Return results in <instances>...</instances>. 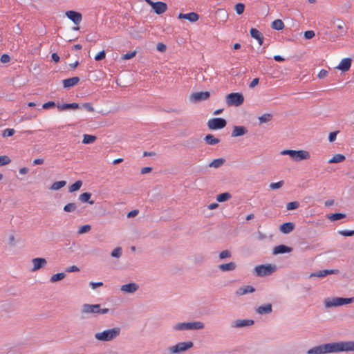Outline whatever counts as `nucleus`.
Wrapping results in <instances>:
<instances>
[{
	"label": "nucleus",
	"instance_id": "54",
	"mask_svg": "<svg viewBox=\"0 0 354 354\" xmlns=\"http://www.w3.org/2000/svg\"><path fill=\"white\" fill-rule=\"evenodd\" d=\"M315 34L313 30H306L304 33V37L306 39H310L315 37Z\"/></svg>",
	"mask_w": 354,
	"mask_h": 354
},
{
	"label": "nucleus",
	"instance_id": "56",
	"mask_svg": "<svg viewBox=\"0 0 354 354\" xmlns=\"http://www.w3.org/2000/svg\"><path fill=\"white\" fill-rule=\"evenodd\" d=\"M106 57V53L104 50L100 51L95 56V60L96 61H101L104 59Z\"/></svg>",
	"mask_w": 354,
	"mask_h": 354
},
{
	"label": "nucleus",
	"instance_id": "29",
	"mask_svg": "<svg viewBox=\"0 0 354 354\" xmlns=\"http://www.w3.org/2000/svg\"><path fill=\"white\" fill-rule=\"evenodd\" d=\"M331 24L336 25L337 29L339 30L338 32L342 35V30H344V27L345 26L344 22L340 19H335L333 17L331 20Z\"/></svg>",
	"mask_w": 354,
	"mask_h": 354
},
{
	"label": "nucleus",
	"instance_id": "25",
	"mask_svg": "<svg viewBox=\"0 0 354 354\" xmlns=\"http://www.w3.org/2000/svg\"><path fill=\"white\" fill-rule=\"evenodd\" d=\"M295 228V224L292 222H286L280 225V231L283 234L290 233Z\"/></svg>",
	"mask_w": 354,
	"mask_h": 354
},
{
	"label": "nucleus",
	"instance_id": "51",
	"mask_svg": "<svg viewBox=\"0 0 354 354\" xmlns=\"http://www.w3.org/2000/svg\"><path fill=\"white\" fill-rule=\"evenodd\" d=\"M14 129H6L2 133L3 137H10L15 134Z\"/></svg>",
	"mask_w": 354,
	"mask_h": 354
},
{
	"label": "nucleus",
	"instance_id": "12",
	"mask_svg": "<svg viewBox=\"0 0 354 354\" xmlns=\"http://www.w3.org/2000/svg\"><path fill=\"white\" fill-rule=\"evenodd\" d=\"M101 304H85L82 307V313L83 314H98Z\"/></svg>",
	"mask_w": 354,
	"mask_h": 354
},
{
	"label": "nucleus",
	"instance_id": "27",
	"mask_svg": "<svg viewBox=\"0 0 354 354\" xmlns=\"http://www.w3.org/2000/svg\"><path fill=\"white\" fill-rule=\"evenodd\" d=\"M255 291V288L251 286H245L243 287H240L236 292V294L238 295H243L248 293H252Z\"/></svg>",
	"mask_w": 354,
	"mask_h": 354
},
{
	"label": "nucleus",
	"instance_id": "53",
	"mask_svg": "<svg viewBox=\"0 0 354 354\" xmlns=\"http://www.w3.org/2000/svg\"><path fill=\"white\" fill-rule=\"evenodd\" d=\"M57 104L53 101H48L42 105V108L44 109H48L57 106Z\"/></svg>",
	"mask_w": 354,
	"mask_h": 354
},
{
	"label": "nucleus",
	"instance_id": "7",
	"mask_svg": "<svg viewBox=\"0 0 354 354\" xmlns=\"http://www.w3.org/2000/svg\"><path fill=\"white\" fill-rule=\"evenodd\" d=\"M194 346V343L191 341L182 342L167 348L171 354H178L186 351Z\"/></svg>",
	"mask_w": 354,
	"mask_h": 354
},
{
	"label": "nucleus",
	"instance_id": "22",
	"mask_svg": "<svg viewBox=\"0 0 354 354\" xmlns=\"http://www.w3.org/2000/svg\"><path fill=\"white\" fill-rule=\"evenodd\" d=\"M248 133V129L244 126H234L232 132V137L244 136Z\"/></svg>",
	"mask_w": 354,
	"mask_h": 354
},
{
	"label": "nucleus",
	"instance_id": "9",
	"mask_svg": "<svg viewBox=\"0 0 354 354\" xmlns=\"http://www.w3.org/2000/svg\"><path fill=\"white\" fill-rule=\"evenodd\" d=\"M227 124L225 119L223 118H214L207 122V127L211 130H218L224 128Z\"/></svg>",
	"mask_w": 354,
	"mask_h": 354
},
{
	"label": "nucleus",
	"instance_id": "41",
	"mask_svg": "<svg viewBox=\"0 0 354 354\" xmlns=\"http://www.w3.org/2000/svg\"><path fill=\"white\" fill-rule=\"evenodd\" d=\"M272 115L270 113H264L261 116L259 117V121L260 124L266 123L271 120Z\"/></svg>",
	"mask_w": 354,
	"mask_h": 354
},
{
	"label": "nucleus",
	"instance_id": "62",
	"mask_svg": "<svg viewBox=\"0 0 354 354\" xmlns=\"http://www.w3.org/2000/svg\"><path fill=\"white\" fill-rule=\"evenodd\" d=\"M89 286L91 287V288L95 289L98 287L102 286L103 283L102 282H90Z\"/></svg>",
	"mask_w": 354,
	"mask_h": 354
},
{
	"label": "nucleus",
	"instance_id": "57",
	"mask_svg": "<svg viewBox=\"0 0 354 354\" xmlns=\"http://www.w3.org/2000/svg\"><path fill=\"white\" fill-rule=\"evenodd\" d=\"M230 257H231V252L227 250H223L219 254V258L221 259H223L228 258Z\"/></svg>",
	"mask_w": 354,
	"mask_h": 354
},
{
	"label": "nucleus",
	"instance_id": "33",
	"mask_svg": "<svg viewBox=\"0 0 354 354\" xmlns=\"http://www.w3.org/2000/svg\"><path fill=\"white\" fill-rule=\"evenodd\" d=\"M225 162V160L223 158H217V159H214V160H212L209 164V167H214V168H218L220 167H221Z\"/></svg>",
	"mask_w": 354,
	"mask_h": 354
},
{
	"label": "nucleus",
	"instance_id": "24",
	"mask_svg": "<svg viewBox=\"0 0 354 354\" xmlns=\"http://www.w3.org/2000/svg\"><path fill=\"white\" fill-rule=\"evenodd\" d=\"M253 324L254 321L252 319H237L234 322L232 326L235 328H241L251 326Z\"/></svg>",
	"mask_w": 354,
	"mask_h": 354
},
{
	"label": "nucleus",
	"instance_id": "39",
	"mask_svg": "<svg viewBox=\"0 0 354 354\" xmlns=\"http://www.w3.org/2000/svg\"><path fill=\"white\" fill-rule=\"evenodd\" d=\"M66 185V181L65 180H60L57 181L53 183L50 189L51 190H59L61 188L64 187Z\"/></svg>",
	"mask_w": 354,
	"mask_h": 354
},
{
	"label": "nucleus",
	"instance_id": "6",
	"mask_svg": "<svg viewBox=\"0 0 354 354\" xmlns=\"http://www.w3.org/2000/svg\"><path fill=\"white\" fill-rule=\"evenodd\" d=\"M277 267L272 264H262L254 268V274L258 277L268 276L275 272Z\"/></svg>",
	"mask_w": 354,
	"mask_h": 354
},
{
	"label": "nucleus",
	"instance_id": "31",
	"mask_svg": "<svg viewBox=\"0 0 354 354\" xmlns=\"http://www.w3.org/2000/svg\"><path fill=\"white\" fill-rule=\"evenodd\" d=\"M204 140L207 144L209 145H214L220 142V140L215 138L212 134L206 135Z\"/></svg>",
	"mask_w": 354,
	"mask_h": 354
},
{
	"label": "nucleus",
	"instance_id": "38",
	"mask_svg": "<svg viewBox=\"0 0 354 354\" xmlns=\"http://www.w3.org/2000/svg\"><path fill=\"white\" fill-rule=\"evenodd\" d=\"M97 139L95 136L84 134L82 140L83 144H91L94 142Z\"/></svg>",
	"mask_w": 354,
	"mask_h": 354
},
{
	"label": "nucleus",
	"instance_id": "1",
	"mask_svg": "<svg viewBox=\"0 0 354 354\" xmlns=\"http://www.w3.org/2000/svg\"><path fill=\"white\" fill-rule=\"evenodd\" d=\"M322 353L354 351V341H342L321 344Z\"/></svg>",
	"mask_w": 354,
	"mask_h": 354
},
{
	"label": "nucleus",
	"instance_id": "21",
	"mask_svg": "<svg viewBox=\"0 0 354 354\" xmlns=\"http://www.w3.org/2000/svg\"><path fill=\"white\" fill-rule=\"evenodd\" d=\"M57 107L59 109V111H66V110H69V109L76 110V109H79L80 106L78 103L73 102V103H65L63 104H60L58 103L57 105Z\"/></svg>",
	"mask_w": 354,
	"mask_h": 354
},
{
	"label": "nucleus",
	"instance_id": "46",
	"mask_svg": "<svg viewBox=\"0 0 354 354\" xmlns=\"http://www.w3.org/2000/svg\"><path fill=\"white\" fill-rule=\"evenodd\" d=\"M122 250L120 247H118L116 248H115L111 253V256L112 257H115V258H119L121 257L122 255Z\"/></svg>",
	"mask_w": 354,
	"mask_h": 354
},
{
	"label": "nucleus",
	"instance_id": "52",
	"mask_svg": "<svg viewBox=\"0 0 354 354\" xmlns=\"http://www.w3.org/2000/svg\"><path fill=\"white\" fill-rule=\"evenodd\" d=\"M136 55V50H133V51H131V52H129V53H127L126 54H124L122 57V59H130L133 57H134Z\"/></svg>",
	"mask_w": 354,
	"mask_h": 354
},
{
	"label": "nucleus",
	"instance_id": "63",
	"mask_svg": "<svg viewBox=\"0 0 354 354\" xmlns=\"http://www.w3.org/2000/svg\"><path fill=\"white\" fill-rule=\"evenodd\" d=\"M328 75V71L326 70H324V69H322L319 71V73H318V78L319 79H323L325 77H326Z\"/></svg>",
	"mask_w": 354,
	"mask_h": 354
},
{
	"label": "nucleus",
	"instance_id": "34",
	"mask_svg": "<svg viewBox=\"0 0 354 354\" xmlns=\"http://www.w3.org/2000/svg\"><path fill=\"white\" fill-rule=\"evenodd\" d=\"M346 160V157L343 154H335L328 160V163L342 162Z\"/></svg>",
	"mask_w": 354,
	"mask_h": 354
},
{
	"label": "nucleus",
	"instance_id": "20",
	"mask_svg": "<svg viewBox=\"0 0 354 354\" xmlns=\"http://www.w3.org/2000/svg\"><path fill=\"white\" fill-rule=\"evenodd\" d=\"M250 35L252 38L257 39L259 45L263 44L264 37L263 34L259 31L257 28H252L250 30Z\"/></svg>",
	"mask_w": 354,
	"mask_h": 354
},
{
	"label": "nucleus",
	"instance_id": "15",
	"mask_svg": "<svg viewBox=\"0 0 354 354\" xmlns=\"http://www.w3.org/2000/svg\"><path fill=\"white\" fill-rule=\"evenodd\" d=\"M167 5L162 1H156L152 5L153 12L157 15H161L165 12L167 10Z\"/></svg>",
	"mask_w": 354,
	"mask_h": 354
},
{
	"label": "nucleus",
	"instance_id": "11",
	"mask_svg": "<svg viewBox=\"0 0 354 354\" xmlns=\"http://www.w3.org/2000/svg\"><path fill=\"white\" fill-rule=\"evenodd\" d=\"M65 15L76 26H78L82 19V14L75 10H68Z\"/></svg>",
	"mask_w": 354,
	"mask_h": 354
},
{
	"label": "nucleus",
	"instance_id": "50",
	"mask_svg": "<svg viewBox=\"0 0 354 354\" xmlns=\"http://www.w3.org/2000/svg\"><path fill=\"white\" fill-rule=\"evenodd\" d=\"M283 184H284L283 180H280V181L277 182V183H272L270 185V187L272 189H277L281 188L283 185Z\"/></svg>",
	"mask_w": 354,
	"mask_h": 354
},
{
	"label": "nucleus",
	"instance_id": "2",
	"mask_svg": "<svg viewBox=\"0 0 354 354\" xmlns=\"http://www.w3.org/2000/svg\"><path fill=\"white\" fill-rule=\"evenodd\" d=\"M120 334V328L118 327H115L111 329L105 330L100 333H96L95 334V338L100 342H109L117 337H118Z\"/></svg>",
	"mask_w": 354,
	"mask_h": 354
},
{
	"label": "nucleus",
	"instance_id": "64",
	"mask_svg": "<svg viewBox=\"0 0 354 354\" xmlns=\"http://www.w3.org/2000/svg\"><path fill=\"white\" fill-rule=\"evenodd\" d=\"M259 82V78L257 77V78H254L253 79V80L250 82V84H249V87L250 88H254L257 85H258Z\"/></svg>",
	"mask_w": 354,
	"mask_h": 354
},
{
	"label": "nucleus",
	"instance_id": "26",
	"mask_svg": "<svg viewBox=\"0 0 354 354\" xmlns=\"http://www.w3.org/2000/svg\"><path fill=\"white\" fill-rule=\"evenodd\" d=\"M272 310V306L271 304H268L266 305H262L258 307L257 309V313L260 315H266L269 314Z\"/></svg>",
	"mask_w": 354,
	"mask_h": 354
},
{
	"label": "nucleus",
	"instance_id": "49",
	"mask_svg": "<svg viewBox=\"0 0 354 354\" xmlns=\"http://www.w3.org/2000/svg\"><path fill=\"white\" fill-rule=\"evenodd\" d=\"M91 229V227L90 225H82L79 230H78V234H84V233H86L88 232H89Z\"/></svg>",
	"mask_w": 354,
	"mask_h": 354
},
{
	"label": "nucleus",
	"instance_id": "14",
	"mask_svg": "<svg viewBox=\"0 0 354 354\" xmlns=\"http://www.w3.org/2000/svg\"><path fill=\"white\" fill-rule=\"evenodd\" d=\"M339 272V270L337 269L323 270H319L318 272H313L310 274L309 277L323 278L328 274H338Z\"/></svg>",
	"mask_w": 354,
	"mask_h": 354
},
{
	"label": "nucleus",
	"instance_id": "16",
	"mask_svg": "<svg viewBox=\"0 0 354 354\" xmlns=\"http://www.w3.org/2000/svg\"><path fill=\"white\" fill-rule=\"evenodd\" d=\"M199 15L196 12H192L187 14L180 13L178 16V18L180 19H185L188 20L189 21L193 23L196 22L199 19Z\"/></svg>",
	"mask_w": 354,
	"mask_h": 354
},
{
	"label": "nucleus",
	"instance_id": "18",
	"mask_svg": "<svg viewBox=\"0 0 354 354\" xmlns=\"http://www.w3.org/2000/svg\"><path fill=\"white\" fill-rule=\"evenodd\" d=\"M139 288V286L136 283H129L121 286V291L127 293H133Z\"/></svg>",
	"mask_w": 354,
	"mask_h": 354
},
{
	"label": "nucleus",
	"instance_id": "23",
	"mask_svg": "<svg viewBox=\"0 0 354 354\" xmlns=\"http://www.w3.org/2000/svg\"><path fill=\"white\" fill-rule=\"evenodd\" d=\"M80 82L78 77H73L63 80V86L65 88H69L75 86Z\"/></svg>",
	"mask_w": 354,
	"mask_h": 354
},
{
	"label": "nucleus",
	"instance_id": "17",
	"mask_svg": "<svg viewBox=\"0 0 354 354\" xmlns=\"http://www.w3.org/2000/svg\"><path fill=\"white\" fill-rule=\"evenodd\" d=\"M292 248L287 246L286 245H279L274 248L272 254L274 255L289 253L292 251Z\"/></svg>",
	"mask_w": 354,
	"mask_h": 354
},
{
	"label": "nucleus",
	"instance_id": "59",
	"mask_svg": "<svg viewBox=\"0 0 354 354\" xmlns=\"http://www.w3.org/2000/svg\"><path fill=\"white\" fill-rule=\"evenodd\" d=\"M156 49L160 52H165L167 50V46L163 43H158Z\"/></svg>",
	"mask_w": 354,
	"mask_h": 354
},
{
	"label": "nucleus",
	"instance_id": "60",
	"mask_svg": "<svg viewBox=\"0 0 354 354\" xmlns=\"http://www.w3.org/2000/svg\"><path fill=\"white\" fill-rule=\"evenodd\" d=\"M10 57L8 54H3L1 56L0 61L1 63H7L10 62Z\"/></svg>",
	"mask_w": 354,
	"mask_h": 354
},
{
	"label": "nucleus",
	"instance_id": "55",
	"mask_svg": "<svg viewBox=\"0 0 354 354\" xmlns=\"http://www.w3.org/2000/svg\"><path fill=\"white\" fill-rule=\"evenodd\" d=\"M81 107L85 109L88 112L94 111V108L90 102H85L82 104Z\"/></svg>",
	"mask_w": 354,
	"mask_h": 354
},
{
	"label": "nucleus",
	"instance_id": "8",
	"mask_svg": "<svg viewBox=\"0 0 354 354\" xmlns=\"http://www.w3.org/2000/svg\"><path fill=\"white\" fill-rule=\"evenodd\" d=\"M226 103L229 106H239L244 102V97L241 93H231L225 97Z\"/></svg>",
	"mask_w": 354,
	"mask_h": 354
},
{
	"label": "nucleus",
	"instance_id": "10",
	"mask_svg": "<svg viewBox=\"0 0 354 354\" xmlns=\"http://www.w3.org/2000/svg\"><path fill=\"white\" fill-rule=\"evenodd\" d=\"M210 97L209 91L195 92L190 95L189 100L192 102H198L208 100Z\"/></svg>",
	"mask_w": 354,
	"mask_h": 354
},
{
	"label": "nucleus",
	"instance_id": "47",
	"mask_svg": "<svg viewBox=\"0 0 354 354\" xmlns=\"http://www.w3.org/2000/svg\"><path fill=\"white\" fill-rule=\"evenodd\" d=\"M11 162L10 158L7 156H0V167L6 165Z\"/></svg>",
	"mask_w": 354,
	"mask_h": 354
},
{
	"label": "nucleus",
	"instance_id": "48",
	"mask_svg": "<svg viewBox=\"0 0 354 354\" xmlns=\"http://www.w3.org/2000/svg\"><path fill=\"white\" fill-rule=\"evenodd\" d=\"M338 234L342 236H352L354 235V230H339Z\"/></svg>",
	"mask_w": 354,
	"mask_h": 354
},
{
	"label": "nucleus",
	"instance_id": "19",
	"mask_svg": "<svg viewBox=\"0 0 354 354\" xmlns=\"http://www.w3.org/2000/svg\"><path fill=\"white\" fill-rule=\"evenodd\" d=\"M352 59L351 58L343 59L336 68L342 71V72L348 71L351 66Z\"/></svg>",
	"mask_w": 354,
	"mask_h": 354
},
{
	"label": "nucleus",
	"instance_id": "36",
	"mask_svg": "<svg viewBox=\"0 0 354 354\" xmlns=\"http://www.w3.org/2000/svg\"><path fill=\"white\" fill-rule=\"evenodd\" d=\"M232 198L231 194L228 192L221 193L216 196V201L219 203L227 201Z\"/></svg>",
	"mask_w": 354,
	"mask_h": 354
},
{
	"label": "nucleus",
	"instance_id": "32",
	"mask_svg": "<svg viewBox=\"0 0 354 354\" xmlns=\"http://www.w3.org/2000/svg\"><path fill=\"white\" fill-rule=\"evenodd\" d=\"M346 217V215L344 213L335 212L330 214L328 216V218L331 221H336L340 219H343Z\"/></svg>",
	"mask_w": 354,
	"mask_h": 354
},
{
	"label": "nucleus",
	"instance_id": "42",
	"mask_svg": "<svg viewBox=\"0 0 354 354\" xmlns=\"http://www.w3.org/2000/svg\"><path fill=\"white\" fill-rule=\"evenodd\" d=\"M77 209V205L75 203H70L64 205L63 209L66 212H73Z\"/></svg>",
	"mask_w": 354,
	"mask_h": 354
},
{
	"label": "nucleus",
	"instance_id": "4",
	"mask_svg": "<svg viewBox=\"0 0 354 354\" xmlns=\"http://www.w3.org/2000/svg\"><path fill=\"white\" fill-rule=\"evenodd\" d=\"M282 155H288L294 161H301L310 158V155L308 151L285 149L281 151Z\"/></svg>",
	"mask_w": 354,
	"mask_h": 354
},
{
	"label": "nucleus",
	"instance_id": "40",
	"mask_svg": "<svg viewBox=\"0 0 354 354\" xmlns=\"http://www.w3.org/2000/svg\"><path fill=\"white\" fill-rule=\"evenodd\" d=\"M65 277H66V274L64 272H59V273L53 274L50 277V281L52 283H55V282L59 281L60 280H62Z\"/></svg>",
	"mask_w": 354,
	"mask_h": 354
},
{
	"label": "nucleus",
	"instance_id": "35",
	"mask_svg": "<svg viewBox=\"0 0 354 354\" xmlns=\"http://www.w3.org/2000/svg\"><path fill=\"white\" fill-rule=\"evenodd\" d=\"M272 29L276 30H281L284 28V24L281 19H275L271 24Z\"/></svg>",
	"mask_w": 354,
	"mask_h": 354
},
{
	"label": "nucleus",
	"instance_id": "28",
	"mask_svg": "<svg viewBox=\"0 0 354 354\" xmlns=\"http://www.w3.org/2000/svg\"><path fill=\"white\" fill-rule=\"evenodd\" d=\"M236 268L235 262H230L227 263H223L218 266V268L223 272L232 271Z\"/></svg>",
	"mask_w": 354,
	"mask_h": 354
},
{
	"label": "nucleus",
	"instance_id": "43",
	"mask_svg": "<svg viewBox=\"0 0 354 354\" xmlns=\"http://www.w3.org/2000/svg\"><path fill=\"white\" fill-rule=\"evenodd\" d=\"M308 354H323L321 345L315 346L307 351Z\"/></svg>",
	"mask_w": 354,
	"mask_h": 354
},
{
	"label": "nucleus",
	"instance_id": "3",
	"mask_svg": "<svg viewBox=\"0 0 354 354\" xmlns=\"http://www.w3.org/2000/svg\"><path fill=\"white\" fill-rule=\"evenodd\" d=\"M354 302V297L349 298L344 297H333L326 298L324 299V305L326 308L337 307L343 305L349 304Z\"/></svg>",
	"mask_w": 354,
	"mask_h": 354
},
{
	"label": "nucleus",
	"instance_id": "45",
	"mask_svg": "<svg viewBox=\"0 0 354 354\" xmlns=\"http://www.w3.org/2000/svg\"><path fill=\"white\" fill-rule=\"evenodd\" d=\"M299 207V203L298 201H292L287 203L286 208L288 210H294Z\"/></svg>",
	"mask_w": 354,
	"mask_h": 354
},
{
	"label": "nucleus",
	"instance_id": "58",
	"mask_svg": "<svg viewBox=\"0 0 354 354\" xmlns=\"http://www.w3.org/2000/svg\"><path fill=\"white\" fill-rule=\"evenodd\" d=\"M339 133L338 131L330 132L328 135V141L330 142H333L335 140L337 133Z\"/></svg>",
	"mask_w": 354,
	"mask_h": 354
},
{
	"label": "nucleus",
	"instance_id": "44",
	"mask_svg": "<svg viewBox=\"0 0 354 354\" xmlns=\"http://www.w3.org/2000/svg\"><path fill=\"white\" fill-rule=\"evenodd\" d=\"M234 10L237 15H241L245 10V5L243 3H238L234 6Z\"/></svg>",
	"mask_w": 354,
	"mask_h": 354
},
{
	"label": "nucleus",
	"instance_id": "13",
	"mask_svg": "<svg viewBox=\"0 0 354 354\" xmlns=\"http://www.w3.org/2000/svg\"><path fill=\"white\" fill-rule=\"evenodd\" d=\"M32 263H33V268L31 269V271L35 272L45 267L47 264V261L45 258L37 257L32 259Z\"/></svg>",
	"mask_w": 354,
	"mask_h": 354
},
{
	"label": "nucleus",
	"instance_id": "5",
	"mask_svg": "<svg viewBox=\"0 0 354 354\" xmlns=\"http://www.w3.org/2000/svg\"><path fill=\"white\" fill-rule=\"evenodd\" d=\"M205 325L201 322H181L175 324L173 326L175 330H200L203 329Z\"/></svg>",
	"mask_w": 354,
	"mask_h": 354
},
{
	"label": "nucleus",
	"instance_id": "30",
	"mask_svg": "<svg viewBox=\"0 0 354 354\" xmlns=\"http://www.w3.org/2000/svg\"><path fill=\"white\" fill-rule=\"evenodd\" d=\"M91 196L92 194L90 192H84L83 194L80 195L79 200L83 203H88L91 205H93L94 204V201L90 200Z\"/></svg>",
	"mask_w": 354,
	"mask_h": 354
},
{
	"label": "nucleus",
	"instance_id": "61",
	"mask_svg": "<svg viewBox=\"0 0 354 354\" xmlns=\"http://www.w3.org/2000/svg\"><path fill=\"white\" fill-rule=\"evenodd\" d=\"M80 270V268L77 267L76 266H72L70 267H68L66 269V272H78Z\"/></svg>",
	"mask_w": 354,
	"mask_h": 354
},
{
	"label": "nucleus",
	"instance_id": "37",
	"mask_svg": "<svg viewBox=\"0 0 354 354\" xmlns=\"http://www.w3.org/2000/svg\"><path fill=\"white\" fill-rule=\"evenodd\" d=\"M82 185V180H77L68 187V192L72 193L79 190Z\"/></svg>",
	"mask_w": 354,
	"mask_h": 354
}]
</instances>
